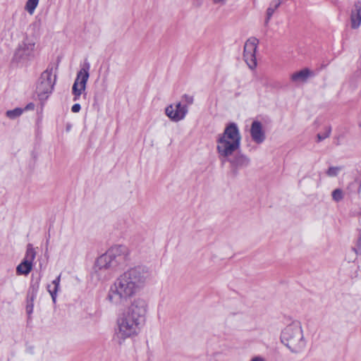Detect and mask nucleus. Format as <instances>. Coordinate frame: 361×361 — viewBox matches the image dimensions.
<instances>
[{"instance_id": "nucleus-4", "label": "nucleus", "mask_w": 361, "mask_h": 361, "mask_svg": "<svg viewBox=\"0 0 361 361\" xmlns=\"http://www.w3.org/2000/svg\"><path fill=\"white\" fill-rule=\"evenodd\" d=\"M241 135L235 123H228L217 139L216 149L221 157L228 158L240 146Z\"/></svg>"}, {"instance_id": "nucleus-18", "label": "nucleus", "mask_w": 361, "mask_h": 361, "mask_svg": "<svg viewBox=\"0 0 361 361\" xmlns=\"http://www.w3.org/2000/svg\"><path fill=\"white\" fill-rule=\"evenodd\" d=\"M23 112V109L21 108H16L12 110H8L6 111V116L11 119H15L19 117Z\"/></svg>"}, {"instance_id": "nucleus-15", "label": "nucleus", "mask_w": 361, "mask_h": 361, "mask_svg": "<svg viewBox=\"0 0 361 361\" xmlns=\"http://www.w3.org/2000/svg\"><path fill=\"white\" fill-rule=\"evenodd\" d=\"M232 167L235 169L246 168L250 163V158L243 154H238L230 161Z\"/></svg>"}, {"instance_id": "nucleus-8", "label": "nucleus", "mask_w": 361, "mask_h": 361, "mask_svg": "<svg viewBox=\"0 0 361 361\" xmlns=\"http://www.w3.org/2000/svg\"><path fill=\"white\" fill-rule=\"evenodd\" d=\"M35 48V40L26 35L19 44L14 54V59L18 62L27 61L32 56Z\"/></svg>"}, {"instance_id": "nucleus-17", "label": "nucleus", "mask_w": 361, "mask_h": 361, "mask_svg": "<svg viewBox=\"0 0 361 361\" xmlns=\"http://www.w3.org/2000/svg\"><path fill=\"white\" fill-rule=\"evenodd\" d=\"M38 4L39 0H27L25 4V9L29 14L32 15Z\"/></svg>"}, {"instance_id": "nucleus-25", "label": "nucleus", "mask_w": 361, "mask_h": 361, "mask_svg": "<svg viewBox=\"0 0 361 361\" xmlns=\"http://www.w3.org/2000/svg\"><path fill=\"white\" fill-rule=\"evenodd\" d=\"M80 109H81V107L79 104H75L74 105H73V106L71 108V111L73 113H78L80 111Z\"/></svg>"}, {"instance_id": "nucleus-29", "label": "nucleus", "mask_w": 361, "mask_h": 361, "mask_svg": "<svg viewBox=\"0 0 361 361\" xmlns=\"http://www.w3.org/2000/svg\"><path fill=\"white\" fill-rule=\"evenodd\" d=\"M32 312V308L31 309H27V312L30 314V312Z\"/></svg>"}, {"instance_id": "nucleus-11", "label": "nucleus", "mask_w": 361, "mask_h": 361, "mask_svg": "<svg viewBox=\"0 0 361 361\" xmlns=\"http://www.w3.org/2000/svg\"><path fill=\"white\" fill-rule=\"evenodd\" d=\"M188 106L181 102L170 104L165 109L166 115L174 122L183 120L188 114Z\"/></svg>"}, {"instance_id": "nucleus-16", "label": "nucleus", "mask_w": 361, "mask_h": 361, "mask_svg": "<svg viewBox=\"0 0 361 361\" xmlns=\"http://www.w3.org/2000/svg\"><path fill=\"white\" fill-rule=\"evenodd\" d=\"M61 276L59 275L55 280L52 281L51 285H49L47 287L48 291L50 293L54 302H56V293L59 288Z\"/></svg>"}, {"instance_id": "nucleus-10", "label": "nucleus", "mask_w": 361, "mask_h": 361, "mask_svg": "<svg viewBox=\"0 0 361 361\" xmlns=\"http://www.w3.org/2000/svg\"><path fill=\"white\" fill-rule=\"evenodd\" d=\"M36 257V252L31 244H28L25 255L22 261L16 267V274L18 275L27 276L32 271L33 262Z\"/></svg>"}, {"instance_id": "nucleus-19", "label": "nucleus", "mask_w": 361, "mask_h": 361, "mask_svg": "<svg viewBox=\"0 0 361 361\" xmlns=\"http://www.w3.org/2000/svg\"><path fill=\"white\" fill-rule=\"evenodd\" d=\"M194 102L193 96L189 95V94H184L182 97V104L186 105L188 107L192 104Z\"/></svg>"}, {"instance_id": "nucleus-20", "label": "nucleus", "mask_w": 361, "mask_h": 361, "mask_svg": "<svg viewBox=\"0 0 361 361\" xmlns=\"http://www.w3.org/2000/svg\"><path fill=\"white\" fill-rule=\"evenodd\" d=\"M341 170V167L338 166H331L329 167V169L326 171L327 176L330 177H334L338 175L339 171Z\"/></svg>"}, {"instance_id": "nucleus-7", "label": "nucleus", "mask_w": 361, "mask_h": 361, "mask_svg": "<svg viewBox=\"0 0 361 361\" xmlns=\"http://www.w3.org/2000/svg\"><path fill=\"white\" fill-rule=\"evenodd\" d=\"M90 63H86L77 73V77L72 87V93L74 96V101L78 100L81 94L85 91L86 85L90 77Z\"/></svg>"}, {"instance_id": "nucleus-22", "label": "nucleus", "mask_w": 361, "mask_h": 361, "mask_svg": "<svg viewBox=\"0 0 361 361\" xmlns=\"http://www.w3.org/2000/svg\"><path fill=\"white\" fill-rule=\"evenodd\" d=\"M331 130L329 129L324 133L317 135V140L319 142L324 140L330 135Z\"/></svg>"}, {"instance_id": "nucleus-3", "label": "nucleus", "mask_w": 361, "mask_h": 361, "mask_svg": "<svg viewBox=\"0 0 361 361\" xmlns=\"http://www.w3.org/2000/svg\"><path fill=\"white\" fill-rule=\"evenodd\" d=\"M129 255L130 250L127 246L114 245L96 259L94 265V271L108 269L115 271L126 263L129 259Z\"/></svg>"}, {"instance_id": "nucleus-6", "label": "nucleus", "mask_w": 361, "mask_h": 361, "mask_svg": "<svg viewBox=\"0 0 361 361\" xmlns=\"http://www.w3.org/2000/svg\"><path fill=\"white\" fill-rule=\"evenodd\" d=\"M55 80L56 75L54 73L53 68H47L42 73L36 89L40 100L44 101L48 98L54 88Z\"/></svg>"}, {"instance_id": "nucleus-14", "label": "nucleus", "mask_w": 361, "mask_h": 361, "mask_svg": "<svg viewBox=\"0 0 361 361\" xmlns=\"http://www.w3.org/2000/svg\"><path fill=\"white\" fill-rule=\"evenodd\" d=\"M351 27L353 29L358 28L361 25V2L355 4L350 15Z\"/></svg>"}, {"instance_id": "nucleus-9", "label": "nucleus", "mask_w": 361, "mask_h": 361, "mask_svg": "<svg viewBox=\"0 0 361 361\" xmlns=\"http://www.w3.org/2000/svg\"><path fill=\"white\" fill-rule=\"evenodd\" d=\"M258 44L257 38L250 37L244 46V60L250 69H255L257 66L256 51Z\"/></svg>"}, {"instance_id": "nucleus-1", "label": "nucleus", "mask_w": 361, "mask_h": 361, "mask_svg": "<svg viewBox=\"0 0 361 361\" xmlns=\"http://www.w3.org/2000/svg\"><path fill=\"white\" fill-rule=\"evenodd\" d=\"M151 279L149 269L144 266H135L119 275L111 285L106 300L120 307L141 291Z\"/></svg>"}, {"instance_id": "nucleus-24", "label": "nucleus", "mask_w": 361, "mask_h": 361, "mask_svg": "<svg viewBox=\"0 0 361 361\" xmlns=\"http://www.w3.org/2000/svg\"><path fill=\"white\" fill-rule=\"evenodd\" d=\"M280 4L281 0H272L270 6L276 10L280 6Z\"/></svg>"}, {"instance_id": "nucleus-5", "label": "nucleus", "mask_w": 361, "mask_h": 361, "mask_svg": "<svg viewBox=\"0 0 361 361\" xmlns=\"http://www.w3.org/2000/svg\"><path fill=\"white\" fill-rule=\"evenodd\" d=\"M281 341L293 353L298 354L305 351L307 340L301 323L293 321L287 325L281 331Z\"/></svg>"}, {"instance_id": "nucleus-28", "label": "nucleus", "mask_w": 361, "mask_h": 361, "mask_svg": "<svg viewBox=\"0 0 361 361\" xmlns=\"http://www.w3.org/2000/svg\"><path fill=\"white\" fill-rule=\"evenodd\" d=\"M34 109V104H29L25 107V109Z\"/></svg>"}, {"instance_id": "nucleus-27", "label": "nucleus", "mask_w": 361, "mask_h": 361, "mask_svg": "<svg viewBox=\"0 0 361 361\" xmlns=\"http://www.w3.org/2000/svg\"><path fill=\"white\" fill-rule=\"evenodd\" d=\"M250 361H266L262 356H255Z\"/></svg>"}, {"instance_id": "nucleus-12", "label": "nucleus", "mask_w": 361, "mask_h": 361, "mask_svg": "<svg viewBox=\"0 0 361 361\" xmlns=\"http://www.w3.org/2000/svg\"><path fill=\"white\" fill-rule=\"evenodd\" d=\"M252 140L257 144L262 143L266 138L262 124L258 121H254L250 128Z\"/></svg>"}, {"instance_id": "nucleus-2", "label": "nucleus", "mask_w": 361, "mask_h": 361, "mask_svg": "<svg viewBox=\"0 0 361 361\" xmlns=\"http://www.w3.org/2000/svg\"><path fill=\"white\" fill-rule=\"evenodd\" d=\"M148 310V304L142 298H135L120 312L114 327V341L121 345L129 338L138 335L143 325Z\"/></svg>"}, {"instance_id": "nucleus-13", "label": "nucleus", "mask_w": 361, "mask_h": 361, "mask_svg": "<svg viewBox=\"0 0 361 361\" xmlns=\"http://www.w3.org/2000/svg\"><path fill=\"white\" fill-rule=\"evenodd\" d=\"M314 76V73L309 68H303L299 71L293 73L290 75V80L295 83L306 82L308 78Z\"/></svg>"}, {"instance_id": "nucleus-26", "label": "nucleus", "mask_w": 361, "mask_h": 361, "mask_svg": "<svg viewBox=\"0 0 361 361\" xmlns=\"http://www.w3.org/2000/svg\"><path fill=\"white\" fill-rule=\"evenodd\" d=\"M214 4L223 6L226 4V0H212Z\"/></svg>"}, {"instance_id": "nucleus-21", "label": "nucleus", "mask_w": 361, "mask_h": 361, "mask_svg": "<svg viewBox=\"0 0 361 361\" xmlns=\"http://www.w3.org/2000/svg\"><path fill=\"white\" fill-rule=\"evenodd\" d=\"M343 197V192L341 189H336L332 192V198L336 202L341 201Z\"/></svg>"}, {"instance_id": "nucleus-23", "label": "nucleus", "mask_w": 361, "mask_h": 361, "mask_svg": "<svg viewBox=\"0 0 361 361\" xmlns=\"http://www.w3.org/2000/svg\"><path fill=\"white\" fill-rule=\"evenodd\" d=\"M274 11H275V9L274 8H272V6H271L267 8V20H269V18L271 17V16L273 15Z\"/></svg>"}]
</instances>
